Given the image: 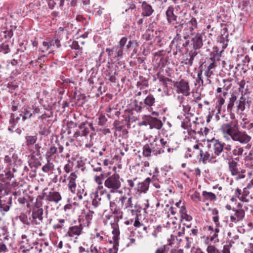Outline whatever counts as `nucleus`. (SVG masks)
I'll use <instances>...</instances> for the list:
<instances>
[{
  "label": "nucleus",
  "mask_w": 253,
  "mask_h": 253,
  "mask_svg": "<svg viewBox=\"0 0 253 253\" xmlns=\"http://www.w3.org/2000/svg\"><path fill=\"white\" fill-rule=\"evenodd\" d=\"M233 127L234 128L229 124H224L222 125L221 130L227 140L231 138L232 140L242 144H248L251 140L252 137L246 131L239 129L237 120L235 121Z\"/></svg>",
  "instance_id": "nucleus-1"
},
{
  "label": "nucleus",
  "mask_w": 253,
  "mask_h": 253,
  "mask_svg": "<svg viewBox=\"0 0 253 253\" xmlns=\"http://www.w3.org/2000/svg\"><path fill=\"white\" fill-rule=\"evenodd\" d=\"M104 186L109 189L111 193L117 192L121 186L119 175L113 174L108 177L104 181Z\"/></svg>",
  "instance_id": "nucleus-2"
},
{
  "label": "nucleus",
  "mask_w": 253,
  "mask_h": 253,
  "mask_svg": "<svg viewBox=\"0 0 253 253\" xmlns=\"http://www.w3.org/2000/svg\"><path fill=\"white\" fill-rule=\"evenodd\" d=\"M157 140L158 138L156 137L154 138L153 142L150 143L149 145L147 144L143 146L142 152L143 156L145 157H150L152 152L155 154H160L164 152L165 151L163 149L156 147L157 144L155 142Z\"/></svg>",
  "instance_id": "nucleus-3"
},
{
  "label": "nucleus",
  "mask_w": 253,
  "mask_h": 253,
  "mask_svg": "<svg viewBox=\"0 0 253 253\" xmlns=\"http://www.w3.org/2000/svg\"><path fill=\"white\" fill-rule=\"evenodd\" d=\"M83 229V227L81 224L70 226L64 237L70 241L72 240L73 238L76 239L81 234Z\"/></svg>",
  "instance_id": "nucleus-4"
},
{
  "label": "nucleus",
  "mask_w": 253,
  "mask_h": 253,
  "mask_svg": "<svg viewBox=\"0 0 253 253\" xmlns=\"http://www.w3.org/2000/svg\"><path fill=\"white\" fill-rule=\"evenodd\" d=\"M174 86L176 88L177 93H181L186 96L190 94V87L188 82L182 80L175 83Z\"/></svg>",
  "instance_id": "nucleus-5"
},
{
  "label": "nucleus",
  "mask_w": 253,
  "mask_h": 253,
  "mask_svg": "<svg viewBox=\"0 0 253 253\" xmlns=\"http://www.w3.org/2000/svg\"><path fill=\"white\" fill-rule=\"evenodd\" d=\"M200 160L204 164H207L208 162L216 163L217 162L216 158L213 156L210 151L202 149V150H200Z\"/></svg>",
  "instance_id": "nucleus-6"
},
{
  "label": "nucleus",
  "mask_w": 253,
  "mask_h": 253,
  "mask_svg": "<svg viewBox=\"0 0 253 253\" xmlns=\"http://www.w3.org/2000/svg\"><path fill=\"white\" fill-rule=\"evenodd\" d=\"M43 47L42 51H47L50 49V53H54L55 49L60 47V42L58 39L52 40L49 42H42Z\"/></svg>",
  "instance_id": "nucleus-7"
},
{
  "label": "nucleus",
  "mask_w": 253,
  "mask_h": 253,
  "mask_svg": "<svg viewBox=\"0 0 253 253\" xmlns=\"http://www.w3.org/2000/svg\"><path fill=\"white\" fill-rule=\"evenodd\" d=\"M104 178V174H101L99 175H95L94 177L95 181L99 185L97 188V192H99V190H102L105 192V196H106V200L107 202L109 203L110 206H112L113 203L111 201V195L108 193L105 189H103V187L102 185L103 183V180Z\"/></svg>",
  "instance_id": "nucleus-8"
},
{
  "label": "nucleus",
  "mask_w": 253,
  "mask_h": 253,
  "mask_svg": "<svg viewBox=\"0 0 253 253\" xmlns=\"http://www.w3.org/2000/svg\"><path fill=\"white\" fill-rule=\"evenodd\" d=\"M181 28L186 31V34H193V31L197 27V22L195 18H192L190 20L181 25Z\"/></svg>",
  "instance_id": "nucleus-9"
},
{
  "label": "nucleus",
  "mask_w": 253,
  "mask_h": 253,
  "mask_svg": "<svg viewBox=\"0 0 253 253\" xmlns=\"http://www.w3.org/2000/svg\"><path fill=\"white\" fill-rule=\"evenodd\" d=\"M208 141L210 143V145H212V149L214 154L216 156H219L223 150V145L218 140L214 138L211 140H208Z\"/></svg>",
  "instance_id": "nucleus-10"
},
{
  "label": "nucleus",
  "mask_w": 253,
  "mask_h": 253,
  "mask_svg": "<svg viewBox=\"0 0 253 253\" xmlns=\"http://www.w3.org/2000/svg\"><path fill=\"white\" fill-rule=\"evenodd\" d=\"M234 212V215H231L230 219L231 223V225L233 223H237L239 221L242 220L245 217V210L244 209H235L232 210Z\"/></svg>",
  "instance_id": "nucleus-11"
},
{
  "label": "nucleus",
  "mask_w": 253,
  "mask_h": 253,
  "mask_svg": "<svg viewBox=\"0 0 253 253\" xmlns=\"http://www.w3.org/2000/svg\"><path fill=\"white\" fill-rule=\"evenodd\" d=\"M43 210L41 208H35L32 212V221L36 224H40L42 220Z\"/></svg>",
  "instance_id": "nucleus-12"
},
{
  "label": "nucleus",
  "mask_w": 253,
  "mask_h": 253,
  "mask_svg": "<svg viewBox=\"0 0 253 253\" xmlns=\"http://www.w3.org/2000/svg\"><path fill=\"white\" fill-rule=\"evenodd\" d=\"M77 178V175L75 172H72L69 176L67 178L68 181V186L70 191L74 193L76 190V179Z\"/></svg>",
  "instance_id": "nucleus-13"
},
{
  "label": "nucleus",
  "mask_w": 253,
  "mask_h": 253,
  "mask_svg": "<svg viewBox=\"0 0 253 253\" xmlns=\"http://www.w3.org/2000/svg\"><path fill=\"white\" fill-rule=\"evenodd\" d=\"M237 103V110L243 112L246 107H250L251 101L248 98L242 96L238 101Z\"/></svg>",
  "instance_id": "nucleus-14"
},
{
  "label": "nucleus",
  "mask_w": 253,
  "mask_h": 253,
  "mask_svg": "<svg viewBox=\"0 0 253 253\" xmlns=\"http://www.w3.org/2000/svg\"><path fill=\"white\" fill-rule=\"evenodd\" d=\"M46 200L49 202L57 204L61 200L62 197L58 192L52 191L49 192L46 196Z\"/></svg>",
  "instance_id": "nucleus-15"
},
{
  "label": "nucleus",
  "mask_w": 253,
  "mask_h": 253,
  "mask_svg": "<svg viewBox=\"0 0 253 253\" xmlns=\"http://www.w3.org/2000/svg\"><path fill=\"white\" fill-rule=\"evenodd\" d=\"M174 9L172 7H169L166 11L167 19L169 23L174 24H177V16L173 13Z\"/></svg>",
  "instance_id": "nucleus-16"
},
{
  "label": "nucleus",
  "mask_w": 253,
  "mask_h": 253,
  "mask_svg": "<svg viewBox=\"0 0 253 253\" xmlns=\"http://www.w3.org/2000/svg\"><path fill=\"white\" fill-rule=\"evenodd\" d=\"M193 48L195 49L200 48L203 45L202 36L200 33L196 34L192 38Z\"/></svg>",
  "instance_id": "nucleus-17"
},
{
  "label": "nucleus",
  "mask_w": 253,
  "mask_h": 253,
  "mask_svg": "<svg viewBox=\"0 0 253 253\" xmlns=\"http://www.w3.org/2000/svg\"><path fill=\"white\" fill-rule=\"evenodd\" d=\"M142 15L143 16H149L154 11L152 6L146 1L142 2Z\"/></svg>",
  "instance_id": "nucleus-18"
},
{
  "label": "nucleus",
  "mask_w": 253,
  "mask_h": 253,
  "mask_svg": "<svg viewBox=\"0 0 253 253\" xmlns=\"http://www.w3.org/2000/svg\"><path fill=\"white\" fill-rule=\"evenodd\" d=\"M149 122L150 123V127L151 128H156L158 129H159L162 127L163 126V124L161 121L156 118H153L149 116Z\"/></svg>",
  "instance_id": "nucleus-19"
},
{
  "label": "nucleus",
  "mask_w": 253,
  "mask_h": 253,
  "mask_svg": "<svg viewBox=\"0 0 253 253\" xmlns=\"http://www.w3.org/2000/svg\"><path fill=\"white\" fill-rule=\"evenodd\" d=\"M150 182V178H146L144 181L138 183V190L142 192H146V191L148 190Z\"/></svg>",
  "instance_id": "nucleus-20"
},
{
  "label": "nucleus",
  "mask_w": 253,
  "mask_h": 253,
  "mask_svg": "<svg viewBox=\"0 0 253 253\" xmlns=\"http://www.w3.org/2000/svg\"><path fill=\"white\" fill-rule=\"evenodd\" d=\"M229 171L232 175H236L239 172L237 167V163L234 161H231L228 163Z\"/></svg>",
  "instance_id": "nucleus-21"
},
{
  "label": "nucleus",
  "mask_w": 253,
  "mask_h": 253,
  "mask_svg": "<svg viewBox=\"0 0 253 253\" xmlns=\"http://www.w3.org/2000/svg\"><path fill=\"white\" fill-rule=\"evenodd\" d=\"M243 151L244 149L240 145H236L232 150L231 154H232V156L236 157L235 159L237 160L239 159L238 157L242 155Z\"/></svg>",
  "instance_id": "nucleus-22"
},
{
  "label": "nucleus",
  "mask_w": 253,
  "mask_h": 253,
  "mask_svg": "<svg viewBox=\"0 0 253 253\" xmlns=\"http://www.w3.org/2000/svg\"><path fill=\"white\" fill-rule=\"evenodd\" d=\"M37 139L38 137L37 135H27L25 136V144L28 146L32 145L37 142Z\"/></svg>",
  "instance_id": "nucleus-23"
},
{
  "label": "nucleus",
  "mask_w": 253,
  "mask_h": 253,
  "mask_svg": "<svg viewBox=\"0 0 253 253\" xmlns=\"http://www.w3.org/2000/svg\"><path fill=\"white\" fill-rule=\"evenodd\" d=\"M120 201L122 204L123 206L126 209L132 207V198L131 197L126 198V197H122L120 198Z\"/></svg>",
  "instance_id": "nucleus-24"
},
{
  "label": "nucleus",
  "mask_w": 253,
  "mask_h": 253,
  "mask_svg": "<svg viewBox=\"0 0 253 253\" xmlns=\"http://www.w3.org/2000/svg\"><path fill=\"white\" fill-rule=\"evenodd\" d=\"M155 102V98L154 96L150 93L147 95L144 101V104L148 107L152 106L154 104Z\"/></svg>",
  "instance_id": "nucleus-25"
},
{
  "label": "nucleus",
  "mask_w": 253,
  "mask_h": 253,
  "mask_svg": "<svg viewBox=\"0 0 253 253\" xmlns=\"http://www.w3.org/2000/svg\"><path fill=\"white\" fill-rule=\"evenodd\" d=\"M57 151V149L55 146H51L49 150H48L45 154V158L47 162H50L51 156L56 154Z\"/></svg>",
  "instance_id": "nucleus-26"
},
{
  "label": "nucleus",
  "mask_w": 253,
  "mask_h": 253,
  "mask_svg": "<svg viewBox=\"0 0 253 253\" xmlns=\"http://www.w3.org/2000/svg\"><path fill=\"white\" fill-rule=\"evenodd\" d=\"M237 100V96L235 94H232L231 95V97L229 99L228 105H227V110L229 112H231L232 111L233 108L234 106V103L235 101Z\"/></svg>",
  "instance_id": "nucleus-27"
},
{
  "label": "nucleus",
  "mask_w": 253,
  "mask_h": 253,
  "mask_svg": "<svg viewBox=\"0 0 253 253\" xmlns=\"http://www.w3.org/2000/svg\"><path fill=\"white\" fill-rule=\"evenodd\" d=\"M202 196L207 200L214 201L216 199V196L214 193L206 191H203Z\"/></svg>",
  "instance_id": "nucleus-28"
},
{
  "label": "nucleus",
  "mask_w": 253,
  "mask_h": 253,
  "mask_svg": "<svg viewBox=\"0 0 253 253\" xmlns=\"http://www.w3.org/2000/svg\"><path fill=\"white\" fill-rule=\"evenodd\" d=\"M112 234L113 235V239L115 243L118 242L119 239L120 231L118 226L115 224H114L113 230L112 231Z\"/></svg>",
  "instance_id": "nucleus-29"
},
{
  "label": "nucleus",
  "mask_w": 253,
  "mask_h": 253,
  "mask_svg": "<svg viewBox=\"0 0 253 253\" xmlns=\"http://www.w3.org/2000/svg\"><path fill=\"white\" fill-rule=\"evenodd\" d=\"M54 165L52 163L50 162H47V164L44 165L42 167V170L44 172H48L52 171L54 169Z\"/></svg>",
  "instance_id": "nucleus-30"
},
{
  "label": "nucleus",
  "mask_w": 253,
  "mask_h": 253,
  "mask_svg": "<svg viewBox=\"0 0 253 253\" xmlns=\"http://www.w3.org/2000/svg\"><path fill=\"white\" fill-rule=\"evenodd\" d=\"M98 192H96L94 198L92 201V205L94 208H97L101 204V198L98 195Z\"/></svg>",
  "instance_id": "nucleus-31"
},
{
  "label": "nucleus",
  "mask_w": 253,
  "mask_h": 253,
  "mask_svg": "<svg viewBox=\"0 0 253 253\" xmlns=\"http://www.w3.org/2000/svg\"><path fill=\"white\" fill-rule=\"evenodd\" d=\"M224 102L225 99L220 95H219L217 98V101L216 102V108L217 109L218 112L220 111Z\"/></svg>",
  "instance_id": "nucleus-32"
},
{
  "label": "nucleus",
  "mask_w": 253,
  "mask_h": 253,
  "mask_svg": "<svg viewBox=\"0 0 253 253\" xmlns=\"http://www.w3.org/2000/svg\"><path fill=\"white\" fill-rule=\"evenodd\" d=\"M103 235V233L96 232L93 237L94 242H99L103 241L104 240Z\"/></svg>",
  "instance_id": "nucleus-33"
},
{
  "label": "nucleus",
  "mask_w": 253,
  "mask_h": 253,
  "mask_svg": "<svg viewBox=\"0 0 253 253\" xmlns=\"http://www.w3.org/2000/svg\"><path fill=\"white\" fill-rule=\"evenodd\" d=\"M22 117V120L24 121L27 119L30 118L32 116V113L30 111H28L26 109H24V111L23 112V114L21 115Z\"/></svg>",
  "instance_id": "nucleus-34"
},
{
  "label": "nucleus",
  "mask_w": 253,
  "mask_h": 253,
  "mask_svg": "<svg viewBox=\"0 0 253 253\" xmlns=\"http://www.w3.org/2000/svg\"><path fill=\"white\" fill-rule=\"evenodd\" d=\"M192 200L195 203H197L201 201L200 194L199 192L195 191L191 195Z\"/></svg>",
  "instance_id": "nucleus-35"
},
{
  "label": "nucleus",
  "mask_w": 253,
  "mask_h": 253,
  "mask_svg": "<svg viewBox=\"0 0 253 253\" xmlns=\"http://www.w3.org/2000/svg\"><path fill=\"white\" fill-rule=\"evenodd\" d=\"M176 220L175 218L169 219L167 222V227L169 228H173V227H175L174 225L176 224Z\"/></svg>",
  "instance_id": "nucleus-36"
},
{
  "label": "nucleus",
  "mask_w": 253,
  "mask_h": 253,
  "mask_svg": "<svg viewBox=\"0 0 253 253\" xmlns=\"http://www.w3.org/2000/svg\"><path fill=\"white\" fill-rule=\"evenodd\" d=\"M207 253H221L214 246L209 245L207 248Z\"/></svg>",
  "instance_id": "nucleus-37"
},
{
  "label": "nucleus",
  "mask_w": 253,
  "mask_h": 253,
  "mask_svg": "<svg viewBox=\"0 0 253 253\" xmlns=\"http://www.w3.org/2000/svg\"><path fill=\"white\" fill-rule=\"evenodd\" d=\"M58 223L53 225V228L54 229H58L62 228L63 227V224L65 222V219H58Z\"/></svg>",
  "instance_id": "nucleus-38"
},
{
  "label": "nucleus",
  "mask_w": 253,
  "mask_h": 253,
  "mask_svg": "<svg viewBox=\"0 0 253 253\" xmlns=\"http://www.w3.org/2000/svg\"><path fill=\"white\" fill-rule=\"evenodd\" d=\"M160 142L162 147H163V148H161L162 149H163L164 150V148H165V147H168V151L169 152L170 151V149L169 147L168 143L166 140H165V139H163V138L161 139L160 140Z\"/></svg>",
  "instance_id": "nucleus-39"
},
{
  "label": "nucleus",
  "mask_w": 253,
  "mask_h": 253,
  "mask_svg": "<svg viewBox=\"0 0 253 253\" xmlns=\"http://www.w3.org/2000/svg\"><path fill=\"white\" fill-rule=\"evenodd\" d=\"M87 194L86 192L84 189H80L77 193V196L80 200L83 199V197Z\"/></svg>",
  "instance_id": "nucleus-40"
},
{
  "label": "nucleus",
  "mask_w": 253,
  "mask_h": 253,
  "mask_svg": "<svg viewBox=\"0 0 253 253\" xmlns=\"http://www.w3.org/2000/svg\"><path fill=\"white\" fill-rule=\"evenodd\" d=\"M9 47L7 44L3 43L0 46V52L6 53L8 52Z\"/></svg>",
  "instance_id": "nucleus-41"
},
{
  "label": "nucleus",
  "mask_w": 253,
  "mask_h": 253,
  "mask_svg": "<svg viewBox=\"0 0 253 253\" xmlns=\"http://www.w3.org/2000/svg\"><path fill=\"white\" fill-rule=\"evenodd\" d=\"M93 214L94 212L93 211H89L85 214V219L88 223H90L91 221Z\"/></svg>",
  "instance_id": "nucleus-42"
},
{
  "label": "nucleus",
  "mask_w": 253,
  "mask_h": 253,
  "mask_svg": "<svg viewBox=\"0 0 253 253\" xmlns=\"http://www.w3.org/2000/svg\"><path fill=\"white\" fill-rule=\"evenodd\" d=\"M219 231V230L218 228L214 229V231L212 232V235L211 237V241H214L217 238Z\"/></svg>",
  "instance_id": "nucleus-43"
},
{
  "label": "nucleus",
  "mask_w": 253,
  "mask_h": 253,
  "mask_svg": "<svg viewBox=\"0 0 253 253\" xmlns=\"http://www.w3.org/2000/svg\"><path fill=\"white\" fill-rule=\"evenodd\" d=\"M72 49H74L76 50H82V48H81L79 45L78 42L77 41H73L70 45Z\"/></svg>",
  "instance_id": "nucleus-44"
},
{
  "label": "nucleus",
  "mask_w": 253,
  "mask_h": 253,
  "mask_svg": "<svg viewBox=\"0 0 253 253\" xmlns=\"http://www.w3.org/2000/svg\"><path fill=\"white\" fill-rule=\"evenodd\" d=\"M245 253H253V244L250 243L245 250Z\"/></svg>",
  "instance_id": "nucleus-45"
},
{
  "label": "nucleus",
  "mask_w": 253,
  "mask_h": 253,
  "mask_svg": "<svg viewBox=\"0 0 253 253\" xmlns=\"http://www.w3.org/2000/svg\"><path fill=\"white\" fill-rule=\"evenodd\" d=\"M133 225L135 227H141L142 225V223H141L139 221L138 216L137 215L136 216V217L135 218V221H134V222L133 223Z\"/></svg>",
  "instance_id": "nucleus-46"
},
{
  "label": "nucleus",
  "mask_w": 253,
  "mask_h": 253,
  "mask_svg": "<svg viewBox=\"0 0 253 253\" xmlns=\"http://www.w3.org/2000/svg\"><path fill=\"white\" fill-rule=\"evenodd\" d=\"M106 121L107 119L106 117L103 115H101L99 118L98 124L100 126H102Z\"/></svg>",
  "instance_id": "nucleus-47"
},
{
  "label": "nucleus",
  "mask_w": 253,
  "mask_h": 253,
  "mask_svg": "<svg viewBox=\"0 0 253 253\" xmlns=\"http://www.w3.org/2000/svg\"><path fill=\"white\" fill-rule=\"evenodd\" d=\"M7 251L6 246L3 244H0V253H5Z\"/></svg>",
  "instance_id": "nucleus-48"
},
{
  "label": "nucleus",
  "mask_w": 253,
  "mask_h": 253,
  "mask_svg": "<svg viewBox=\"0 0 253 253\" xmlns=\"http://www.w3.org/2000/svg\"><path fill=\"white\" fill-rule=\"evenodd\" d=\"M72 167L69 164H67L64 167V169L66 173H69L72 170Z\"/></svg>",
  "instance_id": "nucleus-49"
},
{
  "label": "nucleus",
  "mask_w": 253,
  "mask_h": 253,
  "mask_svg": "<svg viewBox=\"0 0 253 253\" xmlns=\"http://www.w3.org/2000/svg\"><path fill=\"white\" fill-rule=\"evenodd\" d=\"M181 217L186 221H191L192 219V217L190 215H188L186 212H183Z\"/></svg>",
  "instance_id": "nucleus-50"
},
{
  "label": "nucleus",
  "mask_w": 253,
  "mask_h": 253,
  "mask_svg": "<svg viewBox=\"0 0 253 253\" xmlns=\"http://www.w3.org/2000/svg\"><path fill=\"white\" fill-rule=\"evenodd\" d=\"M155 253H166V248L165 246L161 247L159 248H158Z\"/></svg>",
  "instance_id": "nucleus-51"
},
{
  "label": "nucleus",
  "mask_w": 253,
  "mask_h": 253,
  "mask_svg": "<svg viewBox=\"0 0 253 253\" xmlns=\"http://www.w3.org/2000/svg\"><path fill=\"white\" fill-rule=\"evenodd\" d=\"M203 147V146L202 144L199 143H197L196 144L194 145L192 147L194 149L198 150L200 152V150H202V147Z\"/></svg>",
  "instance_id": "nucleus-52"
},
{
  "label": "nucleus",
  "mask_w": 253,
  "mask_h": 253,
  "mask_svg": "<svg viewBox=\"0 0 253 253\" xmlns=\"http://www.w3.org/2000/svg\"><path fill=\"white\" fill-rule=\"evenodd\" d=\"M126 42L127 39L126 38L123 37V38H122V39L120 40L119 42V45L120 47L124 46L126 43Z\"/></svg>",
  "instance_id": "nucleus-53"
},
{
  "label": "nucleus",
  "mask_w": 253,
  "mask_h": 253,
  "mask_svg": "<svg viewBox=\"0 0 253 253\" xmlns=\"http://www.w3.org/2000/svg\"><path fill=\"white\" fill-rule=\"evenodd\" d=\"M141 164L142 166V168H144V170H146V168L150 166V163L148 161L141 162Z\"/></svg>",
  "instance_id": "nucleus-54"
},
{
  "label": "nucleus",
  "mask_w": 253,
  "mask_h": 253,
  "mask_svg": "<svg viewBox=\"0 0 253 253\" xmlns=\"http://www.w3.org/2000/svg\"><path fill=\"white\" fill-rule=\"evenodd\" d=\"M223 253H230V246L227 245L224 246L223 249Z\"/></svg>",
  "instance_id": "nucleus-55"
},
{
  "label": "nucleus",
  "mask_w": 253,
  "mask_h": 253,
  "mask_svg": "<svg viewBox=\"0 0 253 253\" xmlns=\"http://www.w3.org/2000/svg\"><path fill=\"white\" fill-rule=\"evenodd\" d=\"M241 190L238 188H236L235 190V196L238 198L241 196Z\"/></svg>",
  "instance_id": "nucleus-56"
},
{
  "label": "nucleus",
  "mask_w": 253,
  "mask_h": 253,
  "mask_svg": "<svg viewBox=\"0 0 253 253\" xmlns=\"http://www.w3.org/2000/svg\"><path fill=\"white\" fill-rule=\"evenodd\" d=\"M197 53L195 51L191 50L189 52V55L190 56V59L193 60V58L196 56Z\"/></svg>",
  "instance_id": "nucleus-57"
},
{
  "label": "nucleus",
  "mask_w": 253,
  "mask_h": 253,
  "mask_svg": "<svg viewBox=\"0 0 253 253\" xmlns=\"http://www.w3.org/2000/svg\"><path fill=\"white\" fill-rule=\"evenodd\" d=\"M198 233V230L197 229L193 228L191 230V233L190 234V235H193L196 236Z\"/></svg>",
  "instance_id": "nucleus-58"
},
{
  "label": "nucleus",
  "mask_w": 253,
  "mask_h": 253,
  "mask_svg": "<svg viewBox=\"0 0 253 253\" xmlns=\"http://www.w3.org/2000/svg\"><path fill=\"white\" fill-rule=\"evenodd\" d=\"M55 4V2L53 0H49L48 1V6L50 8L52 9L54 7Z\"/></svg>",
  "instance_id": "nucleus-59"
},
{
  "label": "nucleus",
  "mask_w": 253,
  "mask_h": 253,
  "mask_svg": "<svg viewBox=\"0 0 253 253\" xmlns=\"http://www.w3.org/2000/svg\"><path fill=\"white\" fill-rule=\"evenodd\" d=\"M238 199L241 201V202H246V203H248L249 202V199H247L246 198V197L244 196H240Z\"/></svg>",
  "instance_id": "nucleus-60"
},
{
  "label": "nucleus",
  "mask_w": 253,
  "mask_h": 253,
  "mask_svg": "<svg viewBox=\"0 0 253 253\" xmlns=\"http://www.w3.org/2000/svg\"><path fill=\"white\" fill-rule=\"evenodd\" d=\"M127 184L131 188H133L134 186V180L131 179H128L127 181Z\"/></svg>",
  "instance_id": "nucleus-61"
},
{
  "label": "nucleus",
  "mask_w": 253,
  "mask_h": 253,
  "mask_svg": "<svg viewBox=\"0 0 253 253\" xmlns=\"http://www.w3.org/2000/svg\"><path fill=\"white\" fill-rule=\"evenodd\" d=\"M103 165L105 166H108L109 165H111V161L109 159H105L103 161Z\"/></svg>",
  "instance_id": "nucleus-62"
},
{
  "label": "nucleus",
  "mask_w": 253,
  "mask_h": 253,
  "mask_svg": "<svg viewBox=\"0 0 253 253\" xmlns=\"http://www.w3.org/2000/svg\"><path fill=\"white\" fill-rule=\"evenodd\" d=\"M213 221L215 223L216 225L219 224V218L218 216H214L212 217Z\"/></svg>",
  "instance_id": "nucleus-63"
},
{
  "label": "nucleus",
  "mask_w": 253,
  "mask_h": 253,
  "mask_svg": "<svg viewBox=\"0 0 253 253\" xmlns=\"http://www.w3.org/2000/svg\"><path fill=\"white\" fill-rule=\"evenodd\" d=\"M232 146L230 144H226L225 146V147H224V149L226 151H231L232 150Z\"/></svg>",
  "instance_id": "nucleus-64"
}]
</instances>
